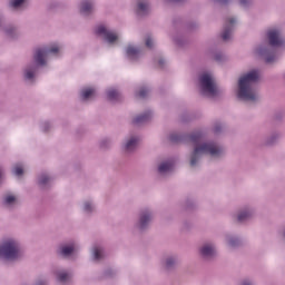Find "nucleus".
<instances>
[{
	"instance_id": "f257e3e1",
	"label": "nucleus",
	"mask_w": 285,
	"mask_h": 285,
	"mask_svg": "<svg viewBox=\"0 0 285 285\" xmlns=\"http://www.w3.org/2000/svg\"><path fill=\"white\" fill-rule=\"evenodd\" d=\"M206 135L202 130H196L190 135L186 134H171L169 135V141L171 144H181L184 141H190L194 146L191 154L189 155V166L197 168L204 159V155L209 159H222L226 155L224 145L217 140H204Z\"/></svg>"
},
{
	"instance_id": "f03ea898",
	"label": "nucleus",
	"mask_w": 285,
	"mask_h": 285,
	"mask_svg": "<svg viewBox=\"0 0 285 285\" xmlns=\"http://www.w3.org/2000/svg\"><path fill=\"white\" fill-rule=\"evenodd\" d=\"M61 52V46L51 45L49 47H40L35 50L32 61L27 63L22 69V77L28 83H35L39 68L46 66L50 57H57Z\"/></svg>"
},
{
	"instance_id": "7ed1b4c3",
	"label": "nucleus",
	"mask_w": 285,
	"mask_h": 285,
	"mask_svg": "<svg viewBox=\"0 0 285 285\" xmlns=\"http://www.w3.org/2000/svg\"><path fill=\"white\" fill-rule=\"evenodd\" d=\"M268 43H262L255 47L254 52L258 57L264 59L265 63H275L277 61V49L284 46V39L282 38V30L277 28H271L266 31Z\"/></svg>"
},
{
	"instance_id": "20e7f679",
	"label": "nucleus",
	"mask_w": 285,
	"mask_h": 285,
	"mask_svg": "<svg viewBox=\"0 0 285 285\" xmlns=\"http://www.w3.org/2000/svg\"><path fill=\"white\" fill-rule=\"evenodd\" d=\"M258 81L259 69H252L243 73L238 79L237 98L240 99V101H257V99H259L257 95Z\"/></svg>"
},
{
	"instance_id": "39448f33",
	"label": "nucleus",
	"mask_w": 285,
	"mask_h": 285,
	"mask_svg": "<svg viewBox=\"0 0 285 285\" xmlns=\"http://www.w3.org/2000/svg\"><path fill=\"white\" fill-rule=\"evenodd\" d=\"M23 257L21 243L14 238H4L0 243V259L7 264H14Z\"/></svg>"
},
{
	"instance_id": "423d86ee",
	"label": "nucleus",
	"mask_w": 285,
	"mask_h": 285,
	"mask_svg": "<svg viewBox=\"0 0 285 285\" xmlns=\"http://www.w3.org/2000/svg\"><path fill=\"white\" fill-rule=\"evenodd\" d=\"M198 88L200 95H203V97H208L209 99H215V97L224 95V89L217 86V82L210 72H203L199 75Z\"/></svg>"
},
{
	"instance_id": "0eeeda50",
	"label": "nucleus",
	"mask_w": 285,
	"mask_h": 285,
	"mask_svg": "<svg viewBox=\"0 0 285 285\" xmlns=\"http://www.w3.org/2000/svg\"><path fill=\"white\" fill-rule=\"evenodd\" d=\"M153 219H155V212L148 207H145L138 213V219L135 224V228L140 233H144L150 228Z\"/></svg>"
},
{
	"instance_id": "6e6552de",
	"label": "nucleus",
	"mask_w": 285,
	"mask_h": 285,
	"mask_svg": "<svg viewBox=\"0 0 285 285\" xmlns=\"http://www.w3.org/2000/svg\"><path fill=\"white\" fill-rule=\"evenodd\" d=\"M75 253H77V242L72 239L61 242L56 249V255L62 259H70Z\"/></svg>"
},
{
	"instance_id": "1a4fd4ad",
	"label": "nucleus",
	"mask_w": 285,
	"mask_h": 285,
	"mask_svg": "<svg viewBox=\"0 0 285 285\" xmlns=\"http://www.w3.org/2000/svg\"><path fill=\"white\" fill-rule=\"evenodd\" d=\"M96 35L97 37H101L105 43H108L109 46H115V43L119 41V36L117 35V32L108 28L106 24H100L96 27Z\"/></svg>"
},
{
	"instance_id": "9d476101",
	"label": "nucleus",
	"mask_w": 285,
	"mask_h": 285,
	"mask_svg": "<svg viewBox=\"0 0 285 285\" xmlns=\"http://www.w3.org/2000/svg\"><path fill=\"white\" fill-rule=\"evenodd\" d=\"M175 170V158H165L157 164L156 173L159 177L166 178Z\"/></svg>"
},
{
	"instance_id": "9b49d317",
	"label": "nucleus",
	"mask_w": 285,
	"mask_h": 285,
	"mask_svg": "<svg viewBox=\"0 0 285 285\" xmlns=\"http://www.w3.org/2000/svg\"><path fill=\"white\" fill-rule=\"evenodd\" d=\"M199 255L205 262H213L217 259V245L213 242L204 243L199 247Z\"/></svg>"
},
{
	"instance_id": "f8f14e48",
	"label": "nucleus",
	"mask_w": 285,
	"mask_h": 285,
	"mask_svg": "<svg viewBox=\"0 0 285 285\" xmlns=\"http://www.w3.org/2000/svg\"><path fill=\"white\" fill-rule=\"evenodd\" d=\"M255 217V207L250 205H245L240 207L236 213V219L239 224H246Z\"/></svg>"
},
{
	"instance_id": "ddd939ff",
	"label": "nucleus",
	"mask_w": 285,
	"mask_h": 285,
	"mask_svg": "<svg viewBox=\"0 0 285 285\" xmlns=\"http://www.w3.org/2000/svg\"><path fill=\"white\" fill-rule=\"evenodd\" d=\"M140 138L137 135L127 136L121 145V148L126 155H131L137 150V146H139Z\"/></svg>"
},
{
	"instance_id": "4468645a",
	"label": "nucleus",
	"mask_w": 285,
	"mask_h": 285,
	"mask_svg": "<svg viewBox=\"0 0 285 285\" xmlns=\"http://www.w3.org/2000/svg\"><path fill=\"white\" fill-rule=\"evenodd\" d=\"M235 26H237V18H227L222 33L223 41H230L233 39V32H235Z\"/></svg>"
},
{
	"instance_id": "2eb2a0df",
	"label": "nucleus",
	"mask_w": 285,
	"mask_h": 285,
	"mask_svg": "<svg viewBox=\"0 0 285 285\" xmlns=\"http://www.w3.org/2000/svg\"><path fill=\"white\" fill-rule=\"evenodd\" d=\"M55 277L58 284H61V285L72 284V271L70 269L58 268L55 271Z\"/></svg>"
},
{
	"instance_id": "dca6fc26",
	"label": "nucleus",
	"mask_w": 285,
	"mask_h": 285,
	"mask_svg": "<svg viewBox=\"0 0 285 285\" xmlns=\"http://www.w3.org/2000/svg\"><path fill=\"white\" fill-rule=\"evenodd\" d=\"M2 206L9 210H14L16 206H19V198L11 191H7L2 196Z\"/></svg>"
},
{
	"instance_id": "f3484780",
	"label": "nucleus",
	"mask_w": 285,
	"mask_h": 285,
	"mask_svg": "<svg viewBox=\"0 0 285 285\" xmlns=\"http://www.w3.org/2000/svg\"><path fill=\"white\" fill-rule=\"evenodd\" d=\"M95 0H82L79 4V12L82 17H91L95 14Z\"/></svg>"
},
{
	"instance_id": "a211bd4d",
	"label": "nucleus",
	"mask_w": 285,
	"mask_h": 285,
	"mask_svg": "<svg viewBox=\"0 0 285 285\" xmlns=\"http://www.w3.org/2000/svg\"><path fill=\"white\" fill-rule=\"evenodd\" d=\"M135 12L137 17H147L150 12V2L148 0H136Z\"/></svg>"
},
{
	"instance_id": "6ab92c4d",
	"label": "nucleus",
	"mask_w": 285,
	"mask_h": 285,
	"mask_svg": "<svg viewBox=\"0 0 285 285\" xmlns=\"http://www.w3.org/2000/svg\"><path fill=\"white\" fill-rule=\"evenodd\" d=\"M1 32H3L4 37H7V39H10L11 41H16V39H19V37H21L19 28H17V26L14 24L4 26Z\"/></svg>"
},
{
	"instance_id": "aec40b11",
	"label": "nucleus",
	"mask_w": 285,
	"mask_h": 285,
	"mask_svg": "<svg viewBox=\"0 0 285 285\" xmlns=\"http://www.w3.org/2000/svg\"><path fill=\"white\" fill-rule=\"evenodd\" d=\"M279 139H282V132L279 130H273L264 138L263 145L268 147L277 146Z\"/></svg>"
},
{
	"instance_id": "412c9836",
	"label": "nucleus",
	"mask_w": 285,
	"mask_h": 285,
	"mask_svg": "<svg viewBox=\"0 0 285 285\" xmlns=\"http://www.w3.org/2000/svg\"><path fill=\"white\" fill-rule=\"evenodd\" d=\"M126 58L129 61H137L141 57V48L128 45L125 49Z\"/></svg>"
},
{
	"instance_id": "4be33fe9",
	"label": "nucleus",
	"mask_w": 285,
	"mask_h": 285,
	"mask_svg": "<svg viewBox=\"0 0 285 285\" xmlns=\"http://www.w3.org/2000/svg\"><path fill=\"white\" fill-rule=\"evenodd\" d=\"M163 266L165 271H175L179 266V256L168 255L165 257Z\"/></svg>"
},
{
	"instance_id": "5701e85b",
	"label": "nucleus",
	"mask_w": 285,
	"mask_h": 285,
	"mask_svg": "<svg viewBox=\"0 0 285 285\" xmlns=\"http://www.w3.org/2000/svg\"><path fill=\"white\" fill-rule=\"evenodd\" d=\"M150 119H153V111L148 110V111H145L144 114L136 116L132 119V125L134 126H144V124H148V121H150Z\"/></svg>"
},
{
	"instance_id": "b1692460",
	"label": "nucleus",
	"mask_w": 285,
	"mask_h": 285,
	"mask_svg": "<svg viewBox=\"0 0 285 285\" xmlns=\"http://www.w3.org/2000/svg\"><path fill=\"white\" fill-rule=\"evenodd\" d=\"M38 186L42 189L46 190V188H50V184H52V176L48 173H41L38 176Z\"/></svg>"
},
{
	"instance_id": "393cba45",
	"label": "nucleus",
	"mask_w": 285,
	"mask_h": 285,
	"mask_svg": "<svg viewBox=\"0 0 285 285\" xmlns=\"http://www.w3.org/2000/svg\"><path fill=\"white\" fill-rule=\"evenodd\" d=\"M225 242L229 248H239L242 246V238L235 234H227Z\"/></svg>"
},
{
	"instance_id": "a878e982",
	"label": "nucleus",
	"mask_w": 285,
	"mask_h": 285,
	"mask_svg": "<svg viewBox=\"0 0 285 285\" xmlns=\"http://www.w3.org/2000/svg\"><path fill=\"white\" fill-rule=\"evenodd\" d=\"M96 95H97V89L92 87H86L80 91V99L82 101H90V99H95Z\"/></svg>"
},
{
	"instance_id": "bb28decb",
	"label": "nucleus",
	"mask_w": 285,
	"mask_h": 285,
	"mask_svg": "<svg viewBox=\"0 0 285 285\" xmlns=\"http://www.w3.org/2000/svg\"><path fill=\"white\" fill-rule=\"evenodd\" d=\"M91 255L94 262H101V259H104V247L100 245H94L91 248Z\"/></svg>"
},
{
	"instance_id": "cd10ccee",
	"label": "nucleus",
	"mask_w": 285,
	"mask_h": 285,
	"mask_svg": "<svg viewBox=\"0 0 285 285\" xmlns=\"http://www.w3.org/2000/svg\"><path fill=\"white\" fill-rule=\"evenodd\" d=\"M96 208L97 207L92 199H87L82 203V212L85 213V215H92V213H95Z\"/></svg>"
},
{
	"instance_id": "c85d7f7f",
	"label": "nucleus",
	"mask_w": 285,
	"mask_h": 285,
	"mask_svg": "<svg viewBox=\"0 0 285 285\" xmlns=\"http://www.w3.org/2000/svg\"><path fill=\"white\" fill-rule=\"evenodd\" d=\"M120 97L121 94H119L117 89L107 90V99H109V101H119Z\"/></svg>"
},
{
	"instance_id": "c756f323",
	"label": "nucleus",
	"mask_w": 285,
	"mask_h": 285,
	"mask_svg": "<svg viewBox=\"0 0 285 285\" xmlns=\"http://www.w3.org/2000/svg\"><path fill=\"white\" fill-rule=\"evenodd\" d=\"M238 6L243 10H250V8H253V6H255V0H238Z\"/></svg>"
},
{
	"instance_id": "7c9ffc66",
	"label": "nucleus",
	"mask_w": 285,
	"mask_h": 285,
	"mask_svg": "<svg viewBox=\"0 0 285 285\" xmlns=\"http://www.w3.org/2000/svg\"><path fill=\"white\" fill-rule=\"evenodd\" d=\"M26 4V0H10L9 7L12 10H21V7Z\"/></svg>"
},
{
	"instance_id": "2f4dec72",
	"label": "nucleus",
	"mask_w": 285,
	"mask_h": 285,
	"mask_svg": "<svg viewBox=\"0 0 285 285\" xmlns=\"http://www.w3.org/2000/svg\"><path fill=\"white\" fill-rule=\"evenodd\" d=\"M12 174L16 176V177H21L23 175V165L22 164H16L13 167H12Z\"/></svg>"
},
{
	"instance_id": "473e14b6",
	"label": "nucleus",
	"mask_w": 285,
	"mask_h": 285,
	"mask_svg": "<svg viewBox=\"0 0 285 285\" xmlns=\"http://www.w3.org/2000/svg\"><path fill=\"white\" fill-rule=\"evenodd\" d=\"M150 92V89L148 87H141L137 92L136 97H140V99H146Z\"/></svg>"
},
{
	"instance_id": "72a5a7b5",
	"label": "nucleus",
	"mask_w": 285,
	"mask_h": 285,
	"mask_svg": "<svg viewBox=\"0 0 285 285\" xmlns=\"http://www.w3.org/2000/svg\"><path fill=\"white\" fill-rule=\"evenodd\" d=\"M228 57H226L225 53L222 51H217L214 53V60L218 63H224V61H226Z\"/></svg>"
},
{
	"instance_id": "f704fd0d",
	"label": "nucleus",
	"mask_w": 285,
	"mask_h": 285,
	"mask_svg": "<svg viewBox=\"0 0 285 285\" xmlns=\"http://www.w3.org/2000/svg\"><path fill=\"white\" fill-rule=\"evenodd\" d=\"M110 146H112V140L110 138H104L100 141V148H102V150H108Z\"/></svg>"
},
{
	"instance_id": "c9c22d12",
	"label": "nucleus",
	"mask_w": 285,
	"mask_h": 285,
	"mask_svg": "<svg viewBox=\"0 0 285 285\" xmlns=\"http://www.w3.org/2000/svg\"><path fill=\"white\" fill-rule=\"evenodd\" d=\"M174 42L176 43V46H179L181 48V47L186 46L187 40L184 37H175Z\"/></svg>"
},
{
	"instance_id": "e433bc0d",
	"label": "nucleus",
	"mask_w": 285,
	"mask_h": 285,
	"mask_svg": "<svg viewBox=\"0 0 285 285\" xmlns=\"http://www.w3.org/2000/svg\"><path fill=\"white\" fill-rule=\"evenodd\" d=\"M40 128H41L42 132H48V130H50V128H52V124H50V121H42L40 124Z\"/></svg>"
},
{
	"instance_id": "4c0bfd02",
	"label": "nucleus",
	"mask_w": 285,
	"mask_h": 285,
	"mask_svg": "<svg viewBox=\"0 0 285 285\" xmlns=\"http://www.w3.org/2000/svg\"><path fill=\"white\" fill-rule=\"evenodd\" d=\"M214 134L215 135H219L222 132V130H224V126H222V122H216L214 125Z\"/></svg>"
},
{
	"instance_id": "58836bf2",
	"label": "nucleus",
	"mask_w": 285,
	"mask_h": 285,
	"mask_svg": "<svg viewBox=\"0 0 285 285\" xmlns=\"http://www.w3.org/2000/svg\"><path fill=\"white\" fill-rule=\"evenodd\" d=\"M6 28V14L3 12H0V32Z\"/></svg>"
},
{
	"instance_id": "ea45409f",
	"label": "nucleus",
	"mask_w": 285,
	"mask_h": 285,
	"mask_svg": "<svg viewBox=\"0 0 285 285\" xmlns=\"http://www.w3.org/2000/svg\"><path fill=\"white\" fill-rule=\"evenodd\" d=\"M240 285H256L255 279L253 278H243Z\"/></svg>"
},
{
	"instance_id": "a19ab883",
	"label": "nucleus",
	"mask_w": 285,
	"mask_h": 285,
	"mask_svg": "<svg viewBox=\"0 0 285 285\" xmlns=\"http://www.w3.org/2000/svg\"><path fill=\"white\" fill-rule=\"evenodd\" d=\"M214 3H219V6H229V3H233V0H214Z\"/></svg>"
},
{
	"instance_id": "79ce46f5",
	"label": "nucleus",
	"mask_w": 285,
	"mask_h": 285,
	"mask_svg": "<svg viewBox=\"0 0 285 285\" xmlns=\"http://www.w3.org/2000/svg\"><path fill=\"white\" fill-rule=\"evenodd\" d=\"M146 46L149 48V49H153L154 46H155V40H153V38L148 37L146 39Z\"/></svg>"
},
{
	"instance_id": "37998d69",
	"label": "nucleus",
	"mask_w": 285,
	"mask_h": 285,
	"mask_svg": "<svg viewBox=\"0 0 285 285\" xmlns=\"http://www.w3.org/2000/svg\"><path fill=\"white\" fill-rule=\"evenodd\" d=\"M193 226V224L188 223V222H184L183 223V230H188V228H190Z\"/></svg>"
},
{
	"instance_id": "c03bdc74",
	"label": "nucleus",
	"mask_w": 285,
	"mask_h": 285,
	"mask_svg": "<svg viewBox=\"0 0 285 285\" xmlns=\"http://www.w3.org/2000/svg\"><path fill=\"white\" fill-rule=\"evenodd\" d=\"M35 285H48V281L47 279H38V281H36Z\"/></svg>"
},
{
	"instance_id": "a18cd8bd",
	"label": "nucleus",
	"mask_w": 285,
	"mask_h": 285,
	"mask_svg": "<svg viewBox=\"0 0 285 285\" xmlns=\"http://www.w3.org/2000/svg\"><path fill=\"white\" fill-rule=\"evenodd\" d=\"M105 275H106V277H112V275H115V271H112V269H107V271L105 272Z\"/></svg>"
},
{
	"instance_id": "49530a36",
	"label": "nucleus",
	"mask_w": 285,
	"mask_h": 285,
	"mask_svg": "<svg viewBox=\"0 0 285 285\" xmlns=\"http://www.w3.org/2000/svg\"><path fill=\"white\" fill-rule=\"evenodd\" d=\"M194 28H197V22L187 24V30H194Z\"/></svg>"
},
{
	"instance_id": "de8ad7c7",
	"label": "nucleus",
	"mask_w": 285,
	"mask_h": 285,
	"mask_svg": "<svg viewBox=\"0 0 285 285\" xmlns=\"http://www.w3.org/2000/svg\"><path fill=\"white\" fill-rule=\"evenodd\" d=\"M165 63H166V60L164 58H159L158 66H160V68H164Z\"/></svg>"
},
{
	"instance_id": "09e8293b",
	"label": "nucleus",
	"mask_w": 285,
	"mask_h": 285,
	"mask_svg": "<svg viewBox=\"0 0 285 285\" xmlns=\"http://www.w3.org/2000/svg\"><path fill=\"white\" fill-rule=\"evenodd\" d=\"M2 175H3V171H2L1 168H0V179H1Z\"/></svg>"
}]
</instances>
